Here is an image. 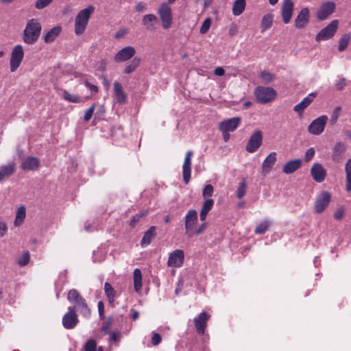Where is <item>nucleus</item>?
<instances>
[{"label":"nucleus","mask_w":351,"mask_h":351,"mask_svg":"<svg viewBox=\"0 0 351 351\" xmlns=\"http://www.w3.org/2000/svg\"><path fill=\"white\" fill-rule=\"evenodd\" d=\"M85 85L88 88V90L92 93H97L98 91V88L95 85L91 84L88 82H86Z\"/></svg>","instance_id":"60"},{"label":"nucleus","mask_w":351,"mask_h":351,"mask_svg":"<svg viewBox=\"0 0 351 351\" xmlns=\"http://www.w3.org/2000/svg\"><path fill=\"white\" fill-rule=\"evenodd\" d=\"M8 228L7 223L0 219V238L3 237L8 233Z\"/></svg>","instance_id":"49"},{"label":"nucleus","mask_w":351,"mask_h":351,"mask_svg":"<svg viewBox=\"0 0 351 351\" xmlns=\"http://www.w3.org/2000/svg\"><path fill=\"white\" fill-rule=\"evenodd\" d=\"M254 95L260 104H267L275 99L277 95L276 90L271 87L259 86L254 89Z\"/></svg>","instance_id":"4"},{"label":"nucleus","mask_w":351,"mask_h":351,"mask_svg":"<svg viewBox=\"0 0 351 351\" xmlns=\"http://www.w3.org/2000/svg\"><path fill=\"white\" fill-rule=\"evenodd\" d=\"M157 22H158V19L153 14H145L143 17V20H142L143 25L144 26H145V27L147 29H152L154 25L156 23H157Z\"/></svg>","instance_id":"28"},{"label":"nucleus","mask_w":351,"mask_h":351,"mask_svg":"<svg viewBox=\"0 0 351 351\" xmlns=\"http://www.w3.org/2000/svg\"><path fill=\"white\" fill-rule=\"evenodd\" d=\"M214 205V200L212 199H207L203 204L201 211L207 214L210 212Z\"/></svg>","instance_id":"43"},{"label":"nucleus","mask_w":351,"mask_h":351,"mask_svg":"<svg viewBox=\"0 0 351 351\" xmlns=\"http://www.w3.org/2000/svg\"><path fill=\"white\" fill-rule=\"evenodd\" d=\"M197 222V213L194 209L189 210L185 216L184 226L186 234L189 237L194 235L195 226Z\"/></svg>","instance_id":"10"},{"label":"nucleus","mask_w":351,"mask_h":351,"mask_svg":"<svg viewBox=\"0 0 351 351\" xmlns=\"http://www.w3.org/2000/svg\"><path fill=\"white\" fill-rule=\"evenodd\" d=\"M330 195L327 191L320 193L315 199L314 209L316 213H322L328 206L330 202Z\"/></svg>","instance_id":"9"},{"label":"nucleus","mask_w":351,"mask_h":351,"mask_svg":"<svg viewBox=\"0 0 351 351\" xmlns=\"http://www.w3.org/2000/svg\"><path fill=\"white\" fill-rule=\"evenodd\" d=\"M341 111V107L339 106H337L332 113V115H331V121L332 122H336L337 120L339 118V112Z\"/></svg>","instance_id":"58"},{"label":"nucleus","mask_w":351,"mask_h":351,"mask_svg":"<svg viewBox=\"0 0 351 351\" xmlns=\"http://www.w3.org/2000/svg\"><path fill=\"white\" fill-rule=\"evenodd\" d=\"M346 86V80L344 78H340L336 84V87L338 90H342Z\"/></svg>","instance_id":"59"},{"label":"nucleus","mask_w":351,"mask_h":351,"mask_svg":"<svg viewBox=\"0 0 351 351\" xmlns=\"http://www.w3.org/2000/svg\"><path fill=\"white\" fill-rule=\"evenodd\" d=\"M193 155V152L191 150H189L186 153V156L184 158V163L182 165V176L183 180L185 184H188L191 179V166H192V156Z\"/></svg>","instance_id":"15"},{"label":"nucleus","mask_w":351,"mask_h":351,"mask_svg":"<svg viewBox=\"0 0 351 351\" xmlns=\"http://www.w3.org/2000/svg\"><path fill=\"white\" fill-rule=\"evenodd\" d=\"M113 88L117 102L121 104H124L126 101V95L121 85L118 82H114Z\"/></svg>","instance_id":"27"},{"label":"nucleus","mask_w":351,"mask_h":351,"mask_svg":"<svg viewBox=\"0 0 351 351\" xmlns=\"http://www.w3.org/2000/svg\"><path fill=\"white\" fill-rule=\"evenodd\" d=\"M62 98H64L66 101L72 102V103H77L80 101V97L74 94L70 93L66 90H64L62 94Z\"/></svg>","instance_id":"42"},{"label":"nucleus","mask_w":351,"mask_h":351,"mask_svg":"<svg viewBox=\"0 0 351 351\" xmlns=\"http://www.w3.org/2000/svg\"><path fill=\"white\" fill-rule=\"evenodd\" d=\"M224 73V69L222 67H217L214 71V73L217 76H222Z\"/></svg>","instance_id":"61"},{"label":"nucleus","mask_w":351,"mask_h":351,"mask_svg":"<svg viewBox=\"0 0 351 351\" xmlns=\"http://www.w3.org/2000/svg\"><path fill=\"white\" fill-rule=\"evenodd\" d=\"M350 36L348 34L343 35L339 40L338 49L339 51H343L348 47L350 42Z\"/></svg>","instance_id":"41"},{"label":"nucleus","mask_w":351,"mask_h":351,"mask_svg":"<svg viewBox=\"0 0 351 351\" xmlns=\"http://www.w3.org/2000/svg\"><path fill=\"white\" fill-rule=\"evenodd\" d=\"M110 326H111L110 321H107V322H104V325L102 326V327L101 328V332H103V334L104 335H109L110 332H112V331H110Z\"/></svg>","instance_id":"55"},{"label":"nucleus","mask_w":351,"mask_h":351,"mask_svg":"<svg viewBox=\"0 0 351 351\" xmlns=\"http://www.w3.org/2000/svg\"><path fill=\"white\" fill-rule=\"evenodd\" d=\"M152 345L153 346L158 345L161 342V340H162L161 336L160 335V334H158L156 332H152Z\"/></svg>","instance_id":"53"},{"label":"nucleus","mask_w":351,"mask_h":351,"mask_svg":"<svg viewBox=\"0 0 351 351\" xmlns=\"http://www.w3.org/2000/svg\"><path fill=\"white\" fill-rule=\"evenodd\" d=\"M26 216V209L24 206H21L18 208L16 213V217L14 219V226H20L22 223L23 222Z\"/></svg>","instance_id":"34"},{"label":"nucleus","mask_w":351,"mask_h":351,"mask_svg":"<svg viewBox=\"0 0 351 351\" xmlns=\"http://www.w3.org/2000/svg\"><path fill=\"white\" fill-rule=\"evenodd\" d=\"M15 171V165L14 162H9L7 165L0 167V182L5 178L9 177L14 173Z\"/></svg>","instance_id":"26"},{"label":"nucleus","mask_w":351,"mask_h":351,"mask_svg":"<svg viewBox=\"0 0 351 351\" xmlns=\"http://www.w3.org/2000/svg\"><path fill=\"white\" fill-rule=\"evenodd\" d=\"M131 313H132V317L134 320H136L139 317V313L138 311H134V310H132L131 311Z\"/></svg>","instance_id":"64"},{"label":"nucleus","mask_w":351,"mask_h":351,"mask_svg":"<svg viewBox=\"0 0 351 351\" xmlns=\"http://www.w3.org/2000/svg\"><path fill=\"white\" fill-rule=\"evenodd\" d=\"M30 260V254L29 252H25L17 258V263L20 267H25L27 265Z\"/></svg>","instance_id":"40"},{"label":"nucleus","mask_w":351,"mask_h":351,"mask_svg":"<svg viewBox=\"0 0 351 351\" xmlns=\"http://www.w3.org/2000/svg\"><path fill=\"white\" fill-rule=\"evenodd\" d=\"M339 25L338 20L332 21L326 27L323 28L315 36V40H326L331 38L337 30Z\"/></svg>","instance_id":"7"},{"label":"nucleus","mask_w":351,"mask_h":351,"mask_svg":"<svg viewBox=\"0 0 351 351\" xmlns=\"http://www.w3.org/2000/svg\"><path fill=\"white\" fill-rule=\"evenodd\" d=\"M136 53V49L134 47L127 46L119 50L114 56V61L117 62H123L131 59Z\"/></svg>","instance_id":"19"},{"label":"nucleus","mask_w":351,"mask_h":351,"mask_svg":"<svg viewBox=\"0 0 351 351\" xmlns=\"http://www.w3.org/2000/svg\"><path fill=\"white\" fill-rule=\"evenodd\" d=\"M184 252L182 250H175L169 254L167 265L169 267H180L184 263Z\"/></svg>","instance_id":"14"},{"label":"nucleus","mask_w":351,"mask_h":351,"mask_svg":"<svg viewBox=\"0 0 351 351\" xmlns=\"http://www.w3.org/2000/svg\"><path fill=\"white\" fill-rule=\"evenodd\" d=\"M315 150L313 147L308 149L304 155V160L306 162L310 161L315 156Z\"/></svg>","instance_id":"52"},{"label":"nucleus","mask_w":351,"mask_h":351,"mask_svg":"<svg viewBox=\"0 0 351 351\" xmlns=\"http://www.w3.org/2000/svg\"><path fill=\"white\" fill-rule=\"evenodd\" d=\"M97 343L93 339L88 340L84 346V351H96Z\"/></svg>","instance_id":"47"},{"label":"nucleus","mask_w":351,"mask_h":351,"mask_svg":"<svg viewBox=\"0 0 351 351\" xmlns=\"http://www.w3.org/2000/svg\"><path fill=\"white\" fill-rule=\"evenodd\" d=\"M271 225V222L268 220H265L261 222L255 228L254 232L257 234H262L265 233L269 226Z\"/></svg>","instance_id":"39"},{"label":"nucleus","mask_w":351,"mask_h":351,"mask_svg":"<svg viewBox=\"0 0 351 351\" xmlns=\"http://www.w3.org/2000/svg\"><path fill=\"white\" fill-rule=\"evenodd\" d=\"M311 174L315 181L322 182L326 176V170L320 163L314 164L311 169Z\"/></svg>","instance_id":"21"},{"label":"nucleus","mask_w":351,"mask_h":351,"mask_svg":"<svg viewBox=\"0 0 351 351\" xmlns=\"http://www.w3.org/2000/svg\"><path fill=\"white\" fill-rule=\"evenodd\" d=\"M156 228L154 226L150 227L147 232L145 233L142 240L141 245L142 247H146L149 244H150L152 239L155 235Z\"/></svg>","instance_id":"31"},{"label":"nucleus","mask_w":351,"mask_h":351,"mask_svg":"<svg viewBox=\"0 0 351 351\" xmlns=\"http://www.w3.org/2000/svg\"><path fill=\"white\" fill-rule=\"evenodd\" d=\"M346 151L344 144L341 143H337L333 148L332 158L336 162H339L341 159L342 155Z\"/></svg>","instance_id":"29"},{"label":"nucleus","mask_w":351,"mask_h":351,"mask_svg":"<svg viewBox=\"0 0 351 351\" xmlns=\"http://www.w3.org/2000/svg\"><path fill=\"white\" fill-rule=\"evenodd\" d=\"M39 160L36 157H27L21 164V168L25 171H34L38 168Z\"/></svg>","instance_id":"24"},{"label":"nucleus","mask_w":351,"mask_h":351,"mask_svg":"<svg viewBox=\"0 0 351 351\" xmlns=\"http://www.w3.org/2000/svg\"><path fill=\"white\" fill-rule=\"evenodd\" d=\"M210 315L205 311L202 312L193 319L194 324L198 334L204 335L205 328L207 326V322Z\"/></svg>","instance_id":"16"},{"label":"nucleus","mask_w":351,"mask_h":351,"mask_svg":"<svg viewBox=\"0 0 351 351\" xmlns=\"http://www.w3.org/2000/svg\"><path fill=\"white\" fill-rule=\"evenodd\" d=\"M336 8L335 3L332 1H327L323 3L317 12L316 16L319 21L326 20L332 14Z\"/></svg>","instance_id":"12"},{"label":"nucleus","mask_w":351,"mask_h":351,"mask_svg":"<svg viewBox=\"0 0 351 351\" xmlns=\"http://www.w3.org/2000/svg\"><path fill=\"white\" fill-rule=\"evenodd\" d=\"M67 300L74 304L75 311H78L84 317H89L90 310L88 306L86 300L80 294L77 290L72 289L69 291Z\"/></svg>","instance_id":"2"},{"label":"nucleus","mask_w":351,"mask_h":351,"mask_svg":"<svg viewBox=\"0 0 351 351\" xmlns=\"http://www.w3.org/2000/svg\"><path fill=\"white\" fill-rule=\"evenodd\" d=\"M212 20L210 17L206 18L202 23V25L200 27V33L202 34H205L209 30L211 25Z\"/></svg>","instance_id":"44"},{"label":"nucleus","mask_w":351,"mask_h":351,"mask_svg":"<svg viewBox=\"0 0 351 351\" xmlns=\"http://www.w3.org/2000/svg\"><path fill=\"white\" fill-rule=\"evenodd\" d=\"M61 27L56 26L51 29L45 36L44 40L45 43H51L61 32Z\"/></svg>","instance_id":"32"},{"label":"nucleus","mask_w":351,"mask_h":351,"mask_svg":"<svg viewBox=\"0 0 351 351\" xmlns=\"http://www.w3.org/2000/svg\"><path fill=\"white\" fill-rule=\"evenodd\" d=\"M241 119L236 117L226 119L219 124L220 131L232 132H234L240 125Z\"/></svg>","instance_id":"18"},{"label":"nucleus","mask_w":351,"mask_h":351,"mask_svg":"<svg viewBox=\"0 0 351 351\" xmlns=\"http://www.w3.org/2000/svg\"><path fill=\"white\" fill-rule=\"evenodd\" d=\"M310 11L308 8H303L298 14L294 21V25L297 29L304 28L308 23Z\"/></svg>","instance_id":"20"},{"label":"nucleus","mask_w":351,"mask_h":351,"mask_svg":"<svg viewBox=\"0 0 351 351\" xmlns=\"http://www.w3.org/2000/svg\"><path fill=\"white\" fill-rule=\"evenodd\" d=\"M276 153L273 152H271L263 160L261 169H262V173L265 175L269 173L271 169V167L276 162Z\"/></svg>","instance_id":"22"},{"label":"nucleus","mask_w":351,"mask_h":351,"mask_svg":"<svg viewBox=\"0 0 351 351\" xmlns=\"http://www.w3.org/2000/svg\"><path fill=\"white\" fill-rule=\"evenodd\" d=\"M78 322L75 307H69L68 312L62 317V325L66 329L73 328Z\"/></svg>","instance_id":"13"},{"label":"nucleus","mask_w":351,"mask_h":351,"mask_svg":"<svg viewBox=\"0 0 351 351\" xmlns=\"http://www.w3.org/2000/svg\"><path fill=\"white\" fill-rule=\"evenodd\" d=\"M346 171V188L348 192L351 191V158H350L345 166Z\"/></svg>","instance_id":"35"},{"label":"nucleus","mask_w":351,"mask_h":351,"mask_svg":"<svg viewBox=\"0 0 351 351\" xmlns=\"http://www.w3.org/2000/svg\"><path fill=\"white\" fill-rule=\"evenodd\" d=\"M141 62V58L134 57L132 61L128 64L124 70V72L127 74L132 73L139 66Z\"/></svg>","instance_id":"37"},{"label":"nucleus","mask_w":351,"mask_h":351,"mask_svg":"<svg viewBox=\"0 0 351 351\" xmlns=\"http://www.w3.org/2000/svg\"><path fill=\"white\" fill-rule=\"evenodd\" d=\"M328 121L326 115H322L314 119L308 127V132L313 135L321 134L326 127Z\"/></svg>","instance_id":"8"},{"label":"nucleus","mask_w":351,"mask_h":351,"mask_svg":"<svg viewBox=\"0 0 351 351\" xmlns=\"http://www.w3.org/2000/svg\"><path fill=\"white\" fill-rule=\"evenodd\" d=\"M246 5L245 0H235L232 6V14L234 16H239L245 10Z\"/></svg>","instance_id":"33"},{"label":"nucleus","mask_w":351,"mask_h":351,"mask_svg":"<svg viewBox=\"0 0 351 351\" xmlns=\"http://www.w3.org/2000/svg\"><path fill=\"white\" fill-rule=\"evenodd\" d=\"M293 2L292 0H283L280 13L285 24L290 22L293 12Z\"/></svg>","instance_id":"17"},{"label":"nucleus","mask_w":351,"mask_h":351,"mask_svg":"<svg viewBox=\"0 0 351 351\" xmlns=\"http://www.w3.org/2000/svg\"><path fill=\"white\" fill-rule=\"evenodd\" d=\"M158 14L162 21L163 29H169L171 26L173 21L172 11L170 5L167 3H162L158 8Z\"/></svg>","instance_id":"5"},{"label":"nucleus","mask_w":351,"mask_h":351,"mask_svg":"<svg viewBox=\"0 0 351 351\" xmlns=\"http://www.w3.org/2000/svg\"><path fill=\"white\" fill-rule=\"evenodd\" d=\"M344 215V208L343 207H340L337 209L334 213V217L337 220H341Z\"/></svg>","instance_id":"56"},{"label":"nucleus","mask_w":351,"mask_h":351,"mask_svg":"<svg viewBox=\"0 0 351 351\" xmlns=\"http://www.w3.org/2000/svg\"><path fill=\"white\" fill-rule=\"evenodd\" d=\"M53 0H37L35 3V8L38 10H41L50 4Z\"/></svg>","instance_id":"48"},{"label":"nucleus","mask_w":351,"mask_h":351,"mask_svg":"<svg viewBox=\"0 0 351 351\" xmlns=\"http://www.w3.org/2000/svg\"><path fill=\"white\" fill-rule=\"evenodd\" d=\"M261 77L265 83H269L274 80L273 74L266 71L261 72Z\"/></svg>","instance_id":"46"},{"label":"nucleus","mask_w":351,"mask_h":351,"mask_svg":"<svg viewBox=\"0 0 351 351\" xmlns=\"http://www.w3.org/2000/svg\"><path fill=\"white\" fill-rule=\"evenodd\" d=\"M98 311L100 317H102L104 313V307L102 302L98 303Z\"/></svg>","instance_id":"63"},{"label":"nucleus","mask_w":351,"mask_h":351,"mask_svg":"<svg viewBox=\"0 0 351 351\" xmlns=\"http://www.w3.org/2000/svg\"><path fill=\"white\" fill-rule=\"evenodd\" d=\"M246 188V183L244 180L239 184V187L237 191V195L238 198L241 199L245 195Z\"/></svg>","instance_id":"45"},{"label":"nucleus","mask_w":351,"mask_h":351,"mask_svg":"<svg viewBox=\"0 0 351 351\" xmlns=\"http://www.w3.org/2000/svg\"><path fill=\"white\" fill-rule=\"evenodd\" d=\"M273 23V16L270 14L265 15L261 21V32H265V30L269 29Z\"/></svg>","instance_id":"38"},{"label":"nucleus","mask_w":351,"mask_h":351,"mask_svg":"<svg viewBox=\"0 0 351 351\" xmlns=\"http://www.w3.org/2000/svg\"><path fill=\"white\" fill-rule=\"evenodd\" d=\"M262 143V132L260 130H256L250 136L245 149L249 153H254L261 146Z\"/></svg>","instance_id":"11"},{"label":"nucleus","mask_w":351,"mask_h":351,"mask_svg":"<svg viewBox=\"0 0 351 351\" xmlns=\"http://www.w3.org/2000/svg\"><path fill=\"white\" fill-rule=\"evenodd\" d=\"M147 8V5L143 1L138 2L135 5V10L138 12H143Z\"/></svg>","instance_id":"57"},{"label":"nucleus","mask_w":351,"mask_h":351,"mask_svg":"<svg viewBox=\"0 0 351 351\" xmlns=\"http://www.w3.org/2000/svg\"><path fill=\"white\" fill-rule=\"evenodd\" d=\"M104 291L109 302L112 303L115 298V291L109 282L104 284Z\"/></svg>","instance_id":"36"},{"label":"nucleus","mask_w":351,"mask_h":351,"mask_svg":"<svg viewBox=\"0 0 351 351\" xmlns=\"http://www.w3.org/2000/svg\"><path fill=\"white\" fill-rule=\"evenodd\" d=\"M134 288L136 292H139L142 289V274L138 268H136L133 272Z\"/></svg>","instance_id":"30"},{"label":"nucleus","mask_w":351,"mask_h":351,"mask_svg":"<svg viewBox=\"0 0 351 351\" xmlns=\"http://www.w3.org/2000/svg\"><path fill=\"white\" fill-rule=\"evenodd\" d=\"M315 96V93H310L307 97H304L299 104L294 106V111L298 113L299 114H302L304 109L311 104Z\"/></svg>","instance_id":"23"},{"label":"nucleus","mask_w":351,"mask_h":351,"mask_svg":"<svg viewBox=\"0 0 351 351\" xmlns=\"http://www.w3.org/2000/svg\"><path fill=\"white\" fill-rule=\"evenodd\" d=\"M94 10L95 8L93 5H88L78 12L75 19V33L76 35L79 36L84 32Z\"/></svg>","instance_id":"3"},{"label":"nucleus","mask_w":351,"mask_h":351,"mask_svg":"<svg viewBox=\"0 0 351 351\" xmlns=\"http://www.w3.org/2000/svg\"><path fill=\"white\" fill-rule=\"evenodd\" d=\"M42 30V25L38 19L29 20L23 30V40L28 45L34 44L39 38Z\"/></svg>","instance_id":"1"},{"label":"nucleus","mask_w":351,"mask_h":351,"mask_svg":"<svg viewBox=\"0 0 351 351\" xmlns=\"http://www.w3.org/2000/svg\"><path fill=\"white\" fill-rule=\"evenodd\" d=\"M213 186L211 184H207L203 190L202 195L204 197H210L213 195Z\"/></svg>","instance_id":"51"},{"label":"nucleus","mask_w":351,"mask_h":351,"mask_svg":"<svg viewBox=\"0 0 351 351\" xmlns=\"http://www.w3.org/2000/svg\"><path fill=\"white\" fill-rule=\"evenodd\" d=\"M206 228V223H203L199 228L197 229L194 228V234H200Z\"/></svg>","instance_id":"62"},{"label":"nucleus","mask_w":351,"mask_h":351,"mask_svg":"<svg viewBox=\"0 0 351 351\" xmlns=\"http://www.w3.org/2000/svg\"><path fill=\"white\" fill-rule=\"evenodd\" d=\"M24 57L23 47L21 45H16L11 53L10 66V71L14 72L20 66Z\"/></svg>","instance_id":"6"},{"label":"nucleus","mask_w":351,"mask_h":351,"mask_svg":"<svg viewBox=\"0 0 351 351\" xmlns=\"http://www.w3.org/2000/svg\"><path fill=\"white\" fill-rule=\"evenodd\" d=\"M302 165L300 159H295L286 162L282 168V171L286 174L293 173L297 171Z\"/></svg>","instance_id":"25"},{"label":"nucleus","mask_w":351,"mask_h":351,"mask_svg":"<svg viewBox=\"0 0 351 351\" xmlns=\"http://www.w3.org/2000/svg\"><path fill=\"white\" fill-rule=\"evenodd\" d=\"M110 337L108 339V342L111 343L112 341H119L120 340L121 334L119 331L112 332L109 334Z\"/></svg>","instance_id":"50"},{"label":"nucleus","mask_w":351,"mask_h":351,"mask_svg":"<svg viewBox=\"0 0 351 351\" xmlns=\"http://www.w3.org/2000/svg\"><path fill=\"white\" fill-rule=\"evenodd\" d=\"M94 111H95V104L92 105L88 109L86 110V111L84 114V119L86 121H88L91 119Z\"/></svg>","instance_id":"54"}]
</instances>
